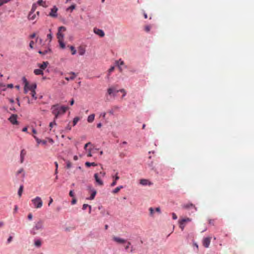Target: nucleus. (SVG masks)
<instances>
[{
    "instance_id": "nucleus-64",
    "label": "nucleus",
    "mask_w": 254,
    "mask_h": 254,
    "mask_svg": "<svg viewBox=\"0 0 254 254\" xmlns=\"http://www.w3.org/2000/svg\"><path fill=\"white\" fill-rule=\"evenodd\" d=\"M48 141H49V142H50L51 143H53V139H51V138H48Z\"/></svg>"
},
{
    "instance_id": "nucleus-28",
    "label": "nucleus",
    "mask_w": 254,
    "mask_h": 254,
    "mask_svg": "<svg viewBox=\"0 0 254 254\" xmlns=\"http://www.w3.org/2000/svg\"><path fill=\"white\" fill-rule=\"evenodd\" d=\"M37 2L39 5H41L43 7H47L48 6L46 1H44L43 0H39Z\"/></svg>"
},
{
    "instance_id": "nucleus-19",
    "label": "nucleus",
    "mask_w": 254,
    "mask_h": 254,
    "mask_svg": "<svg viewBox=\"0 0 254 254\" xmlns=\"http://www.w3.org/2000/svg\"><path fill=\"white\" fill-rule=\"evenodd\" d=\"M26 151L24 149H22L20 152V163H23L24 160V157L26 155Z\"/></svg>"
},
{
    "instance_id": "nucleus-9",
    "label": "nucleus",
    "mask_w": 254,
    "mask_h": 254,
    "mask_svg": "<svg viewBox=\"0 0 254 254\" xmlns=\"http://www.w3.org/2000/svg\"><path fill=\"white\" fill-rule=\"evenodd\" d=\"M77 76V74L73 72L67 73L65 75V79L67 81L73 80Z\"/></svg>"
},
{
    "instance_id": "nucleus-44",
    "label": "nucleus",
    "mask_w": 254,
    "mask_h": 254,
    "mask_svg": "<svg viewBox=\"0 0 254 254\" xmlns=\"http://www.w3.org/2000/svg\"><path fill=\"white\" fill-rule=\"evenodd\" d=\"M34 44V42L33 41H31L29 44V47L31 49H33V46Z\"/></svg>"
},
{
    "instance_id": "nucleus-40",
    "label": "nucleus",
    "mask_w": 254,
    "mask_h": 254,
    "mask_svg": "<svg viewBox=\"0 0 254 254\" xmlns=\"http://www.w3.org/2000/svg\"><path fill=\"white\" fill-rule=\"evenodd\" d=\"M75 5L72 4L66 9L67 11L70 10L71 11L75 8Z\"/></svg>"
},
{
    "instance_id": "nucleus-24",
    "label": "nucleus",
    "mask_w": 254,
    "mask_h": 254,
    "mask_svg": "<svg viewBox=\"0 0 254 254\" xmlns=\"http://www.w3.org/2000/svg\"><path fill=\"white\" fill-rule=\"evenodd\" d=\"M116 64L119 66L120 71H122V69L121 67V65H123L124 64V62L122 61L121 59H120L119 61H116Z\"/></svg>"
},
{
    "instance_id": "nucleus-54",
    "label": "nucleus",
    "mask_w": 254,
    "mask_h": 254,
    "mask_svg": "<svg viewBox=\"0 0 254 254\" xmlns=\"http://www.w3.org/2000/svg\"><path fill=\"white\" fill-rule=\"evenodd\" d=\"M87 156L88 157H91L92 156V154H91V150L90 149H89V151H88V153L87 154Z\"/></svg>"
},
{
    "instance_id": "nucleus-20",
    "label": "nucleus",
    "mask_w": 254,
    "mask_h": 254,
    "mask_svg": "<svg viewBox=\"0 0 254 254\" xmlns=\"http://www.w3.org/2000/svg\"><path fill=\"white\" fill-rule=\"evenodd\" d=\"M78 53L80 56H83L85 53V48L83 46H80L78 48Z\"/></svg>"
},
{
    "instance_id": "nucleus-62",
    "label": "nucleus",
    "mask_w": 254,
    "mask_h": 254,
    "mask_svg": "<svg viewBox=\"0 0 254 254\" xmlns=\"http://www.w3.org/2000/svg\"><path fill=\"white\" fill-rule=\"evenodd\" d=\"M18 207L17 205L15 206L14 209V212H16L17 210Z\"/></svg>"
},
{
    "instance_id": "nucleus-14",
    "label": "nucleus",
    "mask_w": 254,
    "mask_h": 254,
    "mask_svg": "<svg viewBox=\"0 0 254 254\" xmlns=\"http://www.w3.org/2000/svg\"><path fill=\"white\" fill-rule=\"evenodd\" d=\"M93 31H94V32L96 34L99 35L101 37H103L105 35V33H104V31L101 29H99L97 28H94Z\"/></svg>"
},
{
    "instance_id": "nucleus-26",
    "label": "nucleus",
    "mask_w": 254,
    "mask_h": 254,
    "mask_svg": "<svg viewBox=\"0 0 254 254\" xmlns=\"http://www.w3.org/2000/svg\"><path fill=\"white\" fill-rule=\"evenodd\" d=\"M94 118H95V115L94 114H91L90 115H89L88 117V118H87V121L89 122V123H92L93 122L94 120Z\"/></svg>"
},
{
    "instance_id": "nucleus-8",
    "label": "nucleus",
    "mask_w": 254,
    "mask_h": 254,
    "mask_svg": "<svg viewBox=\"0 0 254 254\" xmlns=\"http://www.w3.org/2000/svg\"><path fill=\"white\" fill-rule=\"evenodd\" d=\"M120 92V90H117L115 87H111L108 89L107 92L109 95L116 96V93Z\"/></svg>"
},
{
    "instance_id": "nucleus-58",
    "label": "nucleus",
    "mask_w": 254,
    "mask_h": 254,
    "mask_svg": "<svg viewBox=\"0 0 254 254\" xmlns=\"http://www.w3.org/2000/svg\"><path fill=\"white\" fill-rule=\"evenodd\" d=\"M36 36V34L33 33L30 36V38H34Z\"/></svg>"
},
{
    "instance_id": "nucleus-25",
    "label": "nucleus",
    "mask_w": 254,
    "mask_h": 254,
    "mask_svg": "<svg viewBox=\"0 0 254 254\" xmlns=\"http://www.w3.org/2000/svg\"><path fill=\"white\" fill-rule=\"evenodd\" d=\"M34 73L36 75H43V71L41 69H35L34 70Z\"/></svg>"
},
{
    "instance_id": "nucleus-10",
    "label": "nucleus",
    "mask_w": 254,
    "mask_h": 254,
    "mask_svg": "<svg viewBox=\"0 0 254 254\" xmlns=\"http://www.w3.org/2000/svg\"><path fill=\"white\" fill-rule=\"evenodd\" d=\"M39 14V11L36 12L35 13L34 12H30L28 16V18L30 20H33L38 17Z\"/></svg>"
},
{
    "instance_id": "nucleus-21",
    "label": "nucleus",
    "mask_w": 254,
    "mask_h": 254,
    "mask_svg": "<svg viewBox=\"0 0 254 254\" xmlns=\"http://www.w3.org/2000/svg\"><path fill=\"white\" fill-rule=\"evenodd\" d=\"M48 64L49 63L48 62H43L42 64H39L38 66L43 70L47 67Z\"/></svg>"
},
{
    "instance_id": "nucleus-41",
    "label": "nucleus",
    "mask_w": 254,
    "mask_h": 254,
    "mask_svg": "<svg viewBox=\"0 0 254 254\" xmlns=\"http://www.w3.org/2000/svg\"><path fill=\"white\" fill-rule=\"evenodd\" d=\"M37 8V5L36 4H33V5H32V8L31 9V11L30 12H34L36 10V9Z\"/></svg>"
},
{
    "instance_id": "nucleus-63",
    "label": "nucleus",
    "mask_w": 254,
    "mask_h": 254,
    "mask_svg": "<svg viewBox=\"0 0 254 254\" xmlns=\"http://www.w3.org/2000/svg\"><path fill=\"white\" fill-rule=\"evenodd\" d=\"M100 174L103 176V177H104L105 175V172H101L100 173Z\"/></svg>"
},
{
    "instance_id": "nucleus-17",
    "label": "nucleus",
    "mask_w": 254,
    "mask_h": 254,
    "mask_svg": "<svg viewBox=\"0 0 254 254\" xmlns=\"http://www.w3.org/2000/svg\"><path fill=\"white\" fill-rule=\"evenodd\" d=\"M140 184L142 186H151L152 185V183L149 181V180L147 179H141L140 180Z\"/></svg>"
},
{
    "instance_id": "nucleus-61",
    "label": "nucleus",
    "mask_w": 254,
    "mask_h": 254,
    "mask_svg": "<svg viewBox=\"0 0 254 254\" xmlns=\"http://www.w3.org/2000/svg\"><path fill=\"white\" fill-rule=\"evenodd\" d=\"M27 131V127H25L23 128L22 131L26 132Z\"/></svg>"
},
{
    "instance_id": "nucleus-6",
    "label": "nucleus",
    "mask_w": 254,
    "mask_h": 254,
    "mask_svg": "<svg viewBox=\"0 0 254 254\" xmlns=\"http://www.w3.org/2000/svg\"><path fill=\"white\" fill-rule=\"evenodd\" d=\"M191 221V219L190 218H185L179 221V227L182 231L184 230L186 223L190 222Z\"/></svg>"
},
{
    "instance_id": "nucleus-60",
    "label": "nucleus",
    "mask_w": 254,
    "mask_h": 254,
    "mask_svg": "<svg viewBox=\"0 0 254 254\" xmlns=\"http://www.w3.org/2000/svg\"><path fill=\"white\" fill-rule=\"evenodd\" d=\"M74 100L73 99H72L70 101V104L71 105H72L73 104H74Z\"/></svg>"
},
{
    "instance_id": "nucleus-34",
    "label": "nucleus",
    "mask_w": 254,
    "mask_h": 254,
    "mask_svg": "<svg viewBox=\"0 0 254 254\" xmlns=\"http://www.w3.org/2000/svg\"><path fill=\"white\" fill-rule=\"evenodd\" d=\"M41 241L40 240H37L35 241L34 245L37 247H40L41 246Z\"/></svg>"
},
{
    "instance_id": "nucleus-37",
    "label": "nucleus",
    "mask_w": 254,
    "mask_h": 254,
    "mask_svg": "<svg viewBox=\"0 0 254 254\" xmlns=\"http://www.w3.org/2000/svg\"><path fill=\"white\" fill-rule=\"evenodd\" d=\"M88 207L89 208V213H90L91 210V206L90 205H89L86 204H84L82 206V209L83 210H85Z\"/></svg>"
},
{
    "instance_id": "nucleus-35",
    "label": "nucleus",
    "mask_w": 254,
    "mask_h": 254,
    "mask_svg": "<svg viewBox=\"0 0 254 254\" xmlns=\"http://www.w3.org/2000/svg\"><path fill=\"white\" fill-rule=\"evenodd\" d=\"M23 187L22 186H21L19 188L18 191V194L19 197H21V196L22 195V193L23 192Z\"/></svg>"
},
{
    "instance_id": "nucleus-4",
    "label": "nucleus",
    "mask_w": 254,
    "mask_h": 254,
    "mask_svg": "<svg viewBox=\"0 0 254 254\" xmlns=\"http://www.w3.org/2000/svg\"><path fill=\"white\" fill-rule=\"evenodd\" d=\"M43 229V222L41 220H39L35 223V225L31 230V233L33 235H35L39 232L42 231Z\"/></svg>"
},
{
    "instance_id": "nucleus-11",
    "label": "nucleus",
    "mask_w": 254,
    "mask_h": 254,
    "mask_svg": "<svg viewBox=\"0 0 254 254\" xmlns=\"http://www.w3.org/2000/svg\"><path fill=\"white\" fill-rule=\"evenodd\" d=\"M17 115L13 114L8 119V120L10 121V122L13 124V125H17L18 124V121L17 120Z\"/></svg>"
},
{
    "instance_id": "nucleus-3",
    "label": "nucleus",
    "mask_w": 254,
    "mask_h": 254,
    "mask_svg": "<svg viewBox=\"0 0 254 254\" xmlns=\"http://www.w3.org/2000/svg\"><path fill=\"white\" fill-rule=\"evenodd\" d=\"M53 114L55 115V118H57L60 115L64 113V106L59 105H54L51 108Z\"/></svg>"
},
{
    "instance_id": "nucleus-46",
    "label": "nucleus",
    "mask_w": 254,
    "mask_h": 254,
    "mask_svg": "<svg viewBox=\"0 0 254 254\" xmlns=\"http://www.w3.org/2000/svg\"><path fill=\"white\" fill-rule=\"evenodd\" d=\"M120 92H124V94H123L122 97H124L126 96V91L124 89H120Z\"/></svg>"
},
{
    "instance_id": "nucleus-48",
    "label": "nucleus",
    "mask_w": 254,
    "mask_h": 254,
    "mask_svg": "<svg viewBox=\"0 0 254 254\" xmlns=\"http://www.w3.org/2000/svg\"><path fill=\"white\" fill-rule=\"evenodd\" d=\"M172 218L173 219L176 220L177 219V216L175 213H172Z\"/></svg>"
},
{
    "instance_id": "nucleus-27",
    "label": "nucleus",
    "mask_w": 254,
    "mask_h": 254,
    "mask_svg": "<svg viewBox=\"0 0 254 254\" xmlns=\"http://www.w3.org/2000/svg\"><path fill=\"white\" fill-rule=\"evenodd\" d=\"M96 193H97V192H96V190H92V193L91 194V195H90V196L89 197V198L88 199H90V200L94 199V197H95V195L96 194Z\"/></svg>"
},
{
    "instance_id": "nucleus-30",
    "label": "nucleus",
    "mask_w": 254,
    "mask_h": 254,
    "mask_svg": "<svg viewBox=\"0 0 254 254\" xmlns=\"http://www.w3.org/2000/svg\"><path fill=\"white\" fill-rule=\"evenodd\" d=\"M22 173V177H24V169L23 168H20L19 169L16 173V175L17 176H18L20 174Z\"/></svg>"
},
{
    "instance_id": "nucleus-33",
    "label": "nucleus",
    "mask_w": 254,
    "mask_h": 254,
    "mask_svg": "<svg viewBox=\"0 0 254 254\" xmlns=\"http://www.w3.org/2000/svg\"><path fill=\"white\" fill-rule=\"evenodd\" d=\"M49 31L50 32V33L47 35V39L48 40H49L48 45H49L50 43L51 42L52 38H53V36H52V34L51 33V29H50Z\"/></svg>"
},
{
    "instance_id": "nucleus-13",
    "label": "nucleus",
    "mask_w": 254,
    "mask_h": 254,
    "mask_svg": "<svg viewBox=\"0 0 254 254\" xmlns=\"http://www.w3.org/2000/svg\"><path fill=\"white\" fill-rule=\"evenodd\" d=\"M211 241V237H206L203 239L202 241L203 245L205 248H208Z\"/></svg>"
},
{
    "instance_id": "nucleus-55",
    "label": "nucleus",
    "mask_w": 254,
    "mask_h": 254,
    "mask_svg": "<svg viewBox=\"0 0 254 254\" xmlns=\"http://www.w3.org/2000/svg\"><path fill=\"white\" fill-rule=\"evenodd\" d=\"M130 245V243L129 242H127V245L125 247V249L127 250L129 248V246Z\"/></svg>"
},
{
    "instance_id": "nucleus-43",
    "label": "nucleus",
    "mask_w": 254,
    "mask_h": 254,
    "mask_svg": "<svg viewBox=\"0 0 254 254\" xmlns=\"http://www.w3.org/2000/svg\"><path fill=\"white\" fill-rule=\"evenodd\" d=\"M114 69H115L114 66H112V67H111V68L109 69V70H108V72H109L108 75H109V76L110 75V74L112 71H114Z\"/></svg>"
},
{
    "instance_id": "nucleus-38",
    "label": "nucleus",
    "mask_w": 254,
    "mask_h": 254,
    "mask_svg": "<svg viewBox=\"0 0 254 254\" xmlns=\"http://www.w3.org/2000/svg\"><path fill=\"white\" fill-rule=\"evenodd\" d=\"M11 0H0V6L4 3H7Z\"/></svg>"
},
{
    "instance_id": "nucleus-59",
    "label": "nucleus",
    "mask_w": 254,
    "mask_h": 254,
    "mask_svg": "<svg viewBox=\"0 0 254 254\" xmlns=\"http://www.w3.org/2000/svg\"><path fill=\"white\" fill-rule=\"evenodd\" d=\"M69 195L71 197L73 196V192L72 190H70L69 192Z\"/></svg>"
},
{
    "instance_id": "nucleus-7",
    "label": "nucleus",
    "mask_w": 254,
    "mask_h": 254,
    "mask_svg": "<svg viewBox=\"0 0 254 254\" xmlns=\"http://www.w3.org/2000/svg\"><path fill=\"white\" fill-rule=\"evenodd\" d=\"M183 208L187 210H193L191 211V212H194V211H197V208L192 203H188L187 204H184L182 206Z\"/></svg>"
},
{
    "instance_id": "nucleus-1",
    "label": "nucleus",
    "mask_w": 254,
    "mask_h": 254,
    "mask_svg": "<svg viewBox=\"0 0 254 254\" xmlns=\"http://www.w3.org/2000/svg\"><path fill=\"white\" fill-rule=\"evenodd\" d=\"M22 79L24 84V90L25 93H27L28 90H30V91L35 90L37 87L36 83H32L29 85L28 81L25 77H23Z\"/></svg>"
},
{
    "instance_id": "nucleus-57",
    "label": "nucleus",
    "mask_w": 254,
    "mask_h": 254,
    "mask_svg": "<svg viewBox=\"0 0 254 254\" xmlns=\"http://www.w3.org/2000/svg\"><path fill=\"white\" fill-rule=\"evenodd\" d=\"M156 211L158 212V213H161V210H160V208L159 207H157L156 208Z\"/></svg>"
},
{
    "instance_id": "nucleus-39",
    "label": "nucleus",
    "mask_w": 254,
    "mask_h": 254,
    "mask_svg": "<svg viewBox=\"0 0 254 254\" xmlns=\"http://www.w3.org/2000/svg\"><path fill=\"white\" fill-rule=\"evenodd\" d=\"M30 94H31V96L33 98H34L35 99H37V97L35 96L36 95V91H35V90H34V91H31Z\"/></svg>"
},
{
    "instance_id": "nucleus-45",
    "label": "nucleus",
    "mask_w": 254,
    "mask_h": 254,
    "mask_svg": "<svg viewBox=\"0 0 254 254\" xmlns=\"http://www.w3.org/2000/svg\"><path fill=\"white\" fill-rule=\"evenodd\" d=\"M150 214L152 216L154 213V209L152 207L149 208Z\"/></svg>"
},
{
    "instance_id": "nucleus-52",
    "label": "nucleus",
    "mask_w": 254,
    "mask_h": 254,
    "mask_svg": "<svg viewBox=\"0 0 254 254\" xmlns=\"http://www.w3.org/2000/svg\"><path fill=\"white\" fill-rule=\"evenodd\" d=\"M90 144H91V142H89L87 143L86 144H85V145H84V149H86L87 146L89 145H90Z\"/></svg>"
},
{
    "instance_id": "nucleus-32",
    "label": "nucleus",
    "mask_w": 254,
    "mask_h": 254,
    "mask_svg": "<svg viewBox=\"0 0 254 254\" xmlns=\"http://www.w3.org/2000/svg\"><path fill=\"white\" fill-rule=\"evenodd\" d=\"M80 120V118L78 117H75L73 119V122H72V126H74L76 125L77 122Z\"/></svg>"
},
{
    "instance_id": "nucleus-50",
    "label": "nucleus",
    "mask_w": 254,
    "mask_h": 254,
    "mask_svg": "<svg viewBox=\"0 0 254 254\" xmlns=\"http://www.w3.org/2000/svg\"><path fill=\"white\" fill-rule=\"evenodd\" d=\"M56 125L55 123V122H51L50 123V125H49V126L50 127V129H51V128L53 127V126Z\"/></svg>"
},
{
    "instance_id": "nucleus-5",
    "label": "nucleus",
    "mask_w": 254,
    "mask_h": 254,
    "mask_svg": "<svg viewBox=\"0 0 254 254\" xmlns=\"http://www.w3.org/2000/svg\"><path fill=\"white\" fill-rule=\"evenodd\" d=\"M34 207L36 209L41 208L43 206V201L39 196H36L31 200Z\"/></svg>"
},
{
    "instance_id": "nucleus-31",
    "label": "nucleus",
    "mask_w": 254,
    "mask_h": 254,
    "mask_svg": "<svg viewBox=\"0 0 254 254\" xmlns=\"http://www.w3.org/2000/svg\"><path fill=\"white\" fill-rule=\"evenodd\" d=\"M85 164V166L88 167H89L91 166H97V164H96L94 162L90 163V162H86Z\"/></svg>"
},
{
    "instance_id": "nucleus-2",
    "label": "nucleus",
    "mask_w": 254,
    "mask_h": 254,
    "mask_svg": "<svg viewBox=\"0 0 254 254\" xmlns=\"http://www.w3.org/2000/svg\"><path fill=\"white\" fill-rule=\"evenodd\" d=\"M57 38L60 44V46L62 49L64 48V27L60 26L58 28V31L56 34Z\"/></svg>"
},
{
    "instance_id": "nucleus-53",
    "label": "nucleus",
    "mask_w": 254,
    "mask_h": 254,
    "mask_svg": "<svg viewBox=\"0 0 254 254\" xmlns=\"http://www.w3.org/2000/svg\"><path fill=\"white\" fill-rule=\"evenodd\" d=\"M12 237L11 236H10L8 239H7V243H9L11 242V241H12Z\"/></svg>"
},
{
    "instance_id": "nucleus-23",
    "label": "nucleus",
    "mask_w": 254,
    "mask_h": 254,
    "mask_svg": "<svg viewBox=\"0 0 254 254\" xmlns=\"http://www.w3.org/2000/svg\"><path fill=\"white\" fill-rule=\"evenodd\" d=\"M34 138L36 139L38 144L42 143L43 145H45L47 143V141L45 140H41L37 138L36 136H34Z\"/></svg>"
},
{
    "instance_id": "nucleus-49",
    "label": "nucleus",
    "mask_w": 254,
    "mask_h": 254,
    "mask_svg": "<svg viewBox=\"0 0 254 254\" xmlns=\"http://www.w3.org/2000/svg\"><path fill=\"white\" fill-rule=\"evenodd\" d=\"M70 122L69 123L68 125L66 126V129L68 130H70L71 128V126H70L69 124H70Z\"/></svg>"
},
{
    "instance_id": "nucleus-15",
    "label": "nucleus",
    "mask_w": 254,
    "mask_h": 254,
    "mask_svg": "<svg viewBox=\"0 0 254 254\" xmlns=\"http://www.w3.org/2000/svg\"><path fill=\"white\" fill-rule=\"evenodd\" d=\"M94 177L95 179L96 182L98 184V185L101 186L103 185V182L99 178L98 174H95Z\"/></svg>"
},
{
    "instance_id": "nucleus-47",
    "label": "nucleus",
    "mask_w": 254,
    "mask_h": 254,
    "mask_svg": "<svg viewBox=\"0 0 254 254\" xmlns=\"http://www.w3.org/2000/svg\"><path fill=\"white\" fill-rule=\"evenodd\" d=\"M28 218L29 220H31L33 218V215L31 213H29L28 215Z\"/></svg>"
},
{
    "instance_id": "nucleus-18",
    "label": "nucleus",
    "mask_w": 254,
    "mask_h": 254,
    "mask_svg": "<svg viewBox=\"0 0 254 254\" xmlns=\"http://www.w3.org/2000/svg\"><path fill=\"white\" fill-rule=\"evenodd\" d=\"M52 52L51 49L50 48L49 46L48 47L47 49L42 51L40 50L39 51L38 53L42 55H45L47 54L51 53Z\"/></svg>"
},
{
    "instance_id": "nucleus-56",
    "label": "nucleus",
    "mask_w": 254,
    "mask_h": 254,
    "mask_svg": "<svg viewBox=\"0 0 254 254\" xmlns=\"http://www.w3.org/2000/svg\"><path fill=\"white\" fill-rule=\"evenodd\" d=\"M53 199L51 197H50V201H49V202L48 203V205L50 206L51 205V204L53 202Z\"/></svg>"
},
{
    "instance_id": "nucleus-22",
    "label": "nucleus",
    "mask_w": 254,
    "mask_h": 254,
    "mask_svg": "<svg viewBox=\"0 0 254 254\" xmlns=\"http://www.w3.org/2000/svg\"><path fill=\"white\" fill-rule=\"evenodd\" d=\"M114 179V181L111 184V187H114L117 184V181L119 179V177L118 176V173L115 176L113 177Z\"/></svg>"
},
{
    "instance_id": "nucleus-16",
    "label": "nucleus",
    "mask_w": 254,
    "mask_h": 254,
    "mask_svg": "<svg viewBox=\"0 0 254 254\" xmlns=\"http://www.w3.org/2000/svg\"><path fill=\"white\" fill-rule=\"evenodd\" d=\"M58 10V8L54 6L53 8H52L51 11L49 14V15L53 17H56L57 15V11Z\"/></svg>"
},
{
    "instance_id": "nucleus-36",
    "label": "nucleus",
    "mask_w": 254,
    "mask_h": 254,
    "mask_svg": "<svg viewBox=\"0 0 254 254\" xmlns=\"http://www.w3.org/2000/svg\"><path fill=\"white\" fill-rule=\"evenodd\" d=\"M69 48H70V51H71V54L72 55H75L76 54V50H75L74 47H73V46H70Z\"/></svg>"
},
{
    "instance_id": "nucleus-51",
    "label": "nucleus",
    "mask_w": 254,
    "mask_h": 254,
    "mask_svg": "<svg viewBox=\"0 0 254 254\" xmlns=\"http://www.w3.org/2000/svg\"><path fill=\"white\" fill-rule=\"evenodd\" d=\"M76 202V199L75 198H73L71 201V204H74Z\"/></svg>"
},
{
    "instance_id": "nucleus-42",
    "label": "nucleus",
    "mask_w": 254,
    "mask_h": 254,
    "mask_svg": "<svg viewBox=\"0 0 254 254\" xmlns=\"http://www.w3.org/2000/svg\"><path fill=\"white\" fill-rule=\"evenodd\" d=\"M150 29H151V26H149V25H147V26H146L145 27V30L146 32H149V31H150Z\"/></svg>"
},
{
    "instance_id": "nucleus-12",
    "label": "nucleus",
    "mask_w": 254,
    "mask_h": 254,
    "mask_svg": "<svg viewBox=\"0 0 254 254\" xmlns=\"http://www.w3.org/2000/svg\"><path fill=\"white\" fill-rule=\"evenodd\" d=\"M113 240L118 244H124L127 241L126 240L124 239L116 236H114L113 237Z\"/></svg>"
},
{
    "instance_id": "nucleus-29",
    "label": "nucleus",
    "mask_w": 254,
    "mask_h": 254,
    "mask_svg": "<svg viewBox=\"0 0 254 254\" xmlns=\"http://www.w3.org/2000/svg\"><path fill=\"white\" fill-rule=\"evenodd\" d=\"M123 187L122 186H120L119 187H117L116 188H115L112 191V192L113 193H118L120 190L121 189H123Z\"/></svg>"
}]
</instances>
